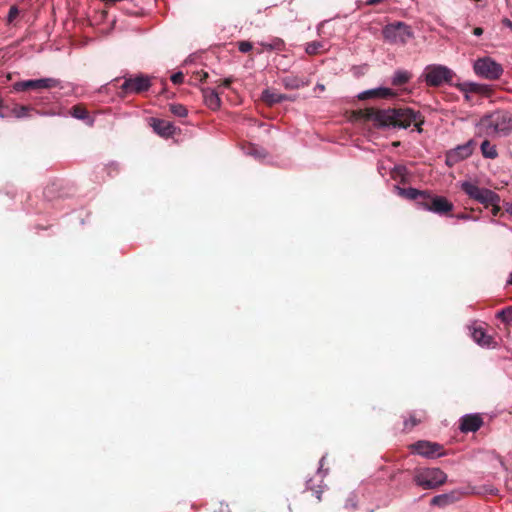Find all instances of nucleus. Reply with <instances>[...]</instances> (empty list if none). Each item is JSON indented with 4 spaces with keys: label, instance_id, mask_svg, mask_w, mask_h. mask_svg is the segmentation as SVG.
Masks as SVG:
<instances>
[{
    "label": "nucleus",
    "instance_id": "6e6552de",
    "mask_svg": "<svg viewBox=\"0 0 512 512\" xmlns=\"http://www.w3.org/2000/svg\"><path fill=\"white\" fill-rule=\"evenodd\" d=\"M150 87V78L146 75L140 74L136 76L124 77V82L120 86V90L121 94L125 96L132 93H143L147 91Z\"/></svg>",
    "mask_w": 512,
    "mask_h": 512
},
{
    "label": "nucleus",
    "instance_id": "2f4dec72",
    "mask_svg": "<svg viewBox=\"0 0 512 512\" xmlns=\"http://www.w3.org/2000/svg\"><path fill=\"white\" fill-rule=\"evenodd\" d=\"M192 78L199 82H204L209 78V74H208V72L203 71V70L196 71L193 73Z\"/></svg>",
    "mask_w": 512,
    "mask_h": 512
},
{
    "label": "nucleus",
    "instance_id": "20e7f679",
    "mask_svg": "<svg viewBox=\"0 0 512 512\" xmlns=\"http://www.w3.org/2000/svg\"><path fill=\"white\" fill-rule=\"evenodd\" d=\"M447 480V474L440 468L416 469L413 482L425 490H433L443 485Z\"/></svg>",
    "mask_w": 512,
    "mask_h": 512
},
{
    "label": "nucleus",
    "instance_id": "e433bc0d",
    "mask_svg": "<svg viewBox=\"0 0 512 512\" xmlns=\"http://www.w3.org/2000/svg\"><path fill=\"white\" fill-rule=\"evenodd\" d=\"M232 82H233L232 78H226L220 84L226 88H229Z\"/></svg>",
    "mask_w": 512,
    "mask_h": 512
},
{
    "label": "nucleus",
    "instance_id": "bb28decb",
    "mask_svg": "<svg viewBox=\"0 0 512 512\" xmlns=\"http://www.w3.org/2000/svg\"><path fill=\"white\" fill-rule=\"evenodd\" d=\"M70 113L74 118H77L80 120H85V119L89 118V113H88L86 107L82 104L74 105L71 108Z\"/></svg>",
    "mask_w": 512,
    "mask_h": 512
},
{
    "label": "nucleus",
    "instance_id": "9b49d317",
    "mask_svg": "<svg viewBox=\"0 0 512 512\" xmlns=\"http://www.w3.org/2000/svg\"><path fill=\"white\" fill-rule=\"evenodd\" d=\"M410 449L425 457H435L441 456L443 453L441 452L442 446L438 443L420 440L410 445Z\"/></svg>",
    "mask_w": 512,
    "mask_h": 512
},
{
    "label": "nucleus",
    "instance_id": "c756f323",
    "mask_svg": "<svg viewBox=\"0 0 512 512\" xmlns=\"http://www.w3.org/2000/svg\"><path fill=\"white\" fill-rule=\"evenodd\" d=\"M496 317L500 319L502 322L507 324L512 323V306L504 308L497 312Z\"/></svg>",
    "mask_w": 512,
    "mask_h": 512
},
{
    "label": "nucleus",
    "instance_id": "49530a36",
    "mask_svg": "<svg viewBox=\"0 0 512 512\" xmlns=\"http://www.w3.org/2000/svg\"><path fill=\"white\" fill-rule=\"evenodd\" d=\"M459 218H461V219H468V215L462 214V215L459 216Z\"/></svg>",
    "mask_w": 512,
    "mask_h": 512
},
{
    "label": "nucleus",
    "instance_id": "8fccbe9b",
    "mask_svg": "<svg viewBox=\"0 0 512 512\" xmlns=\"http://www.w3.org/2000/svg\"><path fill=\"white\" fill-rule=\"evenodd\" d=\"M464 95H465V99H466L467 101H470V96H469V94H464Z\"/></svg>",
    "mask_w": 512,
    "mask_h": 512
},
{
    "label": "nucleus",
    "instance_id": "4468645a",
    "mask_svg": "<svg viewBox=\"0 0 512 512\" xmlns=\"http://www.w3.org/2000/svg\"><path fill=\"white\" fill-rule=\"evenodd\" d=\"M457 88L464 94H480L489 97L492 94V88L486 84H478L473 82H466L457 85Z\"/></svg>",
    "mask_w": 512,
    "mask_h": 512
},
{
    "label": "nucleus",
    "instance_id": "c9c22d12",
    "mask_svg": "<svg viewBox=\"0 0 512 512\" xmlns=\"http://www.w3.org/2000/svg\"><path fill=\"white\" fill-rule=\"evenodd\" d=\"M248 154L256 155V156H263L264 154L258 153L257 149L254 146H250L247 151Z\"/></svg>",
    "mask_w": 512,
    "mask_h": 512
},
{
    "label": "nucleus",
    "instance_id": "f704fd0d",
    "mask_svg": "<svg viewBox=\"0 0 512 512\" xmlns=\"http://www.w3.org/2000/svg\"><path fill=\"white\" fill-rule=\"evenodd\" d=\"M171 81L177 85L182 84L184 81V74L182 72H177V73L173 74L171 76Z\"/></svg>",
    "mask_w": 512,
    "mask_h": 512
},
{
    "label": "nucleus",
    "instance_id": "72a5a7b5",
    "mask_svg": "<svg viewBox=\"0 0 512 512\" xmlns=\"http://www.w3.org/2000/svg\"><path fill=\"white\" fill-rule=\"evenodd\" d=\"M19 15V10L16 6H11L8 12V22L12 23L14 19Z\"/></svg>",
    "mask_w": 512,
    "mask_h": 512
},
{
    "label": "nucleus",
    "instance_id": "4c0bfd02",
    "mask_svg": "<svg viewBox=\"0 0 512 512\" xmlns=\"http://www.w3.org/2000/svg\"><path fill=\"white\" fill-rule=\"evenodd\" d=\"M502 24H503L505 27H507V28H509L510 30H512V22H511L508 18H504V19L502 20Z\"/></svg>",
    "mask_w": 512,
    "mask_h": 512
},
{
    "label": "nucleus",
    "instance_id": "393cba45",
    "mask_svg": "<svg viewBox=\"0 0 512 512\" xmlns=\"http://www.w3.org/2000/svg\"><path fill=\"white\" fill-rule=\"evenodd\" d=\"M481 152L485 158L495 159L498 157L496 146L493 145L489 140H484L481 144Z\"/></svg>",
    "mask_w": 512,
    "mask_h": 512
},
{
    "label": "nucleus",
    "instance_id": "f257e3e1",
    "mask_svg": "<svg viewBox=\"0 0 512 512\" xmlns=\"http://www.w3.org/2000/svg\"><path fill=\"white\" fill-rule=\"evenodd\" d=\"M365 120L372 121L379 127L407 128L414 123L418 132H422L421 125L424 117L418 111L408 107L375 109L366 108L360 111Z\"/></svg>",
    "mask_w": 512,
    "mask_h": 512
},
{
    "label": "nucleus",
    "instance_id": "5701e85b",
    "mask_svg": "<svg viewBox=\"0 0 512 512\" xmlns=\"http://www.w3.org/2000/svg\"><path fill=\"white\" fill-rule=\"evenodd\" d=\"M472 337L476 343L482 346H489L492 341V338L482 328H475L472 332Z\"/></svg>",
    "mask_w": 512,
    "mask_h": 512
},
{
    "label": "nucleus",
    "instance_id": "b1692460",
    "mask_svg": "<svg viewBox=\"0 0 512 512\" xmlns=\"http://www.w3.org/2000/svg\"><path fill=\"white\" fill-rule=\"evenodd\" d=\"M412 75L408 71L404 70H397L391 80V84L393 86H401L406 84L410 79Z\"/></svg>",
    "mask_w": 512,
    "mask_h": 512
},
{
    "label": "nucleus",
    "instance_id": "c85d7f7f",
    "mask_svg": "<svg viewBox=\"0 0 512 512\" xmlns=\"http://www.w3.org/2000/svg\"><path fill=\"white\" fill-rule=\"evenodd\" d=\"M324 49V44L320 41H312L307 43L305 51L309 55H316Z\"/></svg>",
    "mask_w": 512,
    "mask_h": 512
},
{
    "label": "nucleus",
    "instance_id": "39448f33",
    "mask_svg": "<svg viewBox=\"0 0 512 512\" xmlns=\"http://www.w3.org/2000/svg\"><path fill=\"white\" fill-rule=\"evenodd\" d=\"M383 38L390 44L405 45L414 37L411 27L403 22L386 25L382 31Z\"/></svg>",
    "mask_w": 512,
    "mask_h": 512
},
{
    "label": "nucleus",
    "instance_id": "f8f14e48",
    "mask_svg": "<svg viewBox=\"0 0 512 512\" xmlns=\"http://www.w3.org/2000/svg\"><path fill=\"white\" fill-rule=\"evenodd\" d=\"M149 125L153 128V131L163 138H170L175 133L177 128L169 121L159 118H150Z\"/></svg>",
    "mask_w": 512,
    "mask_h": 512
},
{
    "label": "nucleus",
    "instance_id": "dca6fc26",
    "mask_svg": "<svg viewBox=\"0 0 512 512\" xmlns=\"http://www.w3.org/2000/svg\"><path fill=\"white\" fill-rule=\"evenodd\" d=\"M396 96V93L390 88L379 87L363 91L358 95L360 100H367L371 98H391Z\"/></svg>",
    "mask_w": 512,
    "mask_h": 512
},
{
    "label": "nucleus",
    "instance_id": "0eeeda50",
    "mask_svg": "<svg viewBox=\"0 0 512 512\" xmlns=\"http://www.w3.org/2000/svg\"><path fill=\"white\" fill-rule=\"evenodd\" d=\"M473 69L478 76L488 80H497L503 74L501 64L490 57L477 59L473 65Z\"/></svg>",
    "mask_w": 512,
    "mask_h": 512
},
{
    "label": "nucleus",
    "instance_id": "412c9836",
    "mask_svg": "<svg viewBox=\"0 0 512 512\" xmlns=\"http://www.w3.org/2000/svg\"><path fill=\"white\" fill-rule=\"evenodd\" d=\"M282 83L286 89H298L308 85V82L304 81L298 76H287L282 79Z\"/></svg>",
    "mask_w": 512,
    "mask_h": 512
},
{
    "label": "nucleus",
    "instance_id": "a18cd8bd",
    "mask_svg": "<svg viewBox=\"0 0 512 512\" xmlns=\"http://www.w3.org/2000/svg\"><path fill=\"white\" fill-rule=\"evenodd\" d=\"M2 106H3V100H2V98L0 97V108H1ZM0 116H1L2 118L4 117V115H3V114H0Z\"/></svg>",
    "mask_w": 512,
    "mask_h": 512
},
{
    "label": "nucleus",
    "instance_id": "a878e982",
    "mask_svg": "<svg viewBox=\"0 0 512 512\" xmlns=\"http://www.w3.org/2000/svg\"><path fill=\"white\" fill-rule=\"evenodd\" d=\"M454 501L452 494H441L434 496L431 500V504L435 506H446Z\"/></svg>",
    "mask_w": 512,
    "mask_h": 512
},
{
    "label": "nucleus",
    "instance_id": "f03ea898",
    "mask_svg": "<svg viewBox=\"0 0 512 512\" xmlns=\"http://www.w3.org/2000/svg\"><path fill=\"white\" fill-rule=\"evenodd\" d=\"M460 188L469 199L484 205L485 208L491 206L493 216H497L500 213V196L490 189L480 187L478 180L469 179L463 181L460 183Z\"/></svg>",
    "mask_w": 512,
    "mask_h": 512
},
{
    "label": "nucleus",
    "instance_id": "aec40b11",
    "mask_svg": "<svg viewBox=\"0 0 512 512\" xmlns=\"http://www.w3.org/2000/svg\"><path fill=\"white\" fill-rule=\"evenodd\" d=\"M426 419V413L421 412H414L410 414L409 418L404 421V429L405 430H411L413 427L417 426L418 424L422 423Z\"/></svg>",
    "mask_w": 512,
    "mask_h": 512
},
{
    "label": "nucleus",
    "instance_id": "7ed1b4c3",
    "mask_svg": "<svg viewBox=\"0 0 512 512\" xmlns=\"http://www.w3.org/2000/svg\"><path fill=\"white\" fill-rule=\"evenodd\" d=\"M479 130L486 135H506L512 130V112L498 109L485 114L478 123Z\"/></svg>",
    "mask_w": 512,
    "mask_h": 512
},
{
    "label": "nucleus",
    "instance_id": "4be33fe9",
    "mask_svg": "<svg viewBox=\"0 0 512 512\" xmlns=\"http://www.w3.org/2000/svg\"><path fill=\"white\" fill-rule=\"evenodd\" d=\"M259 44L267 51H283L285 49V42L278 37L272 38L268 42L262 41Z\"/></svg>",
    "mask_w": 512,
    "mask_h": 512
},
{
    "label": "nucleus",
    "instance_id": "6ab92c4d",
    "mask_svg": "<svg viewBox=\"0 0 512 512\" xmlns=\"http://www.w3.org/2000/svg\"><path fill=\"white\" fill-rule=\"evenodd\" d=\"M202 93H203L204 103L208 108H210L211 110H214V111L220 108L221 99L217 92H215L213 89L206 88V89H202Z\"/></svg>",
    "mask_w": 512,
    "mask_h": 512
},
{
    "label": "nucleus",
    "instance_id": "a211bd4d",
    "mask_svg": "<svg viewBox=\"0 0 512 512\" xmlns=\"http://www.w3.org/2000/svg\"><path fill=\"white\" fill-rule=\"evenodd\" d=\"M397 189L399 190V194L407 199H410V200H415L416 203L419 205V206H423V203H424V200H425V197H426V194L427 192L426 191H420V190H417L415 188H399L397 187Z\"/></svg>",
    "mask_w": 512,
    "mask_h": 512
},
{
    "label": "nucleus",
    "instance_id": "c03bdc74",
    "mask_svg": "<svg viewBox=\"0 0 512 512\" xmlns=\"http://www.w3.org/2000/svg\"><path fill=\"white\" fill-rule=\"evenodd\" d=\"M324 461H325V457H322L321 460H320V468H319V471L322 469V467L324 466Z\"/></svg>",
    "mask_w": 512,
    "mask_h": 512
},
{
    "label": "nucleus",
    "instance_id": "9d476101",
    "mask_svg": "<svg viewBox=\"0 0 512 512\" xmlns=\"http://www.w3.org/2000/svg\"><path fill=\"white\" fill-rule=\"evenodd\" d=\"M59 80L55 78H42L19 81L14 84L16 91H27V90H40V89H51L59 86Z\"/></svg>",
    "mask_w": 512,
    "mask_h": 512
},
{
    "label": "nucleus",
    "instance_id": "37998d69",
    "mask_svg": "<svg viewBox=\"0 0 512 512\" xmlns=\"http://www.w3.org/2000/svg\"><path fill=\"white\" fill-rule=\"evenodd\" d=\"M506 211H507V213H509L512 216V203L508 206Z\"/></svg>",
    "mask_w": 512,
    "mask_h": 512
},
{
    "label": "nucleus",
    "instance_id": "1a4fd4ad",
    "mask_svg": "<svg viewBox=\"0 0 512 512\" xmlns=\"http://www.w3.org/2000/svg\"><path fill=\"white\" fill-rule=\"evenodd\" d=\"M422 208L437 214H447L453 209V204L443 196H435L427 192Z\"/></svg>",
    "mask_w": 512,
    "mask_h": 512
},
{
    "label": "nucleus",
    "instance_id": "423d86ee",
    "mask_svg": "<svg viewBox=\"0 0 512 512\" xmlns=\"http://www.w3.org/2000/svg\"><path fill=\"white\" fill-rule=\"evenodd\" d=\"M423 75L428 86L438 87L444 83H451L454 72L446 66L433 64L425 68Z\"/></svg>",
    "mask_w": 512,
    "mask_h": 512
},
{
    "label": "nucleus",
    "instance_id": "ddd939ff",
    "mask_svg": "<svg viewBox=\"0 0 512 512\" xmlns=\"http://www.w3.org/2000/svg\"><path fill=\"white\" fill-rule=\"evenodd\" d=\"M473 152L472 141H469L463 145L457 146L455 149L450 150L447 153V163L452 165L461 160L468 158Z\"/></svg>",
    "mask_w": 512,
    "mask_h": 512
},
{
    "label": "nucleus",
    "instance_id": "473e14b6",
    "mask_svg": "<svg viewBox=\"0 0 512 512\" xmlns=\"http://www.w3.org/2000/svg\"><path fill=\"white\" fill-rule=\"evenodd\" d=\"M237 45H238L239 51L242 53H247L253 48L252 43L249 41H240V42H238Z\"/></svg>",
    "mask_w": 512,
    "mask_h": 512
},
{
    "label": "nucleus",
    "instance_id": "7c9ffc66",
    "mask_svg": "<svg viewBox=\"0 0 512 512\" xmlns=\"http://www.w3.org/2000/svg\"><path fill=\"white\" fill-rule=\"evenodd\" d=\"M170 112L177 117H186L188 114L187 108L182 104H170Z\"/></svg>",
    "mask_w": 512,
    "mask_h": 512
},
{
    "label": "nucleus",
    "instance_id": "f3484780",
    "mask_svg": "<svg viewBox=\"0 0 512 512\" xmlns=\"http://www.w3.org/2000/svg\"><path fill=\"white\" fill-rule=\"evenodd\" d=\"M261 99L268 106H273L275 104L291 101L292 98L286 94L278 93L271 89H265L261 94Z\"/></svg>",
    "mask_w": 512,
    "mask_h": 512
},
{
    "label": "nucleus",
    "instance_id": "79ce46f5",
    "mask_svg": "<svg viewBox=\"0 0 512 512\" xmlns=\"http://www.w3.org/2000/svg\"><path fill=\"white\" fill-rule=\"evenodd\" d=\"M383 1H384V0H368V1H367V4H368V5H376V4L381 3V2H383Z\"/></svg>",
    "mask_w": 512,
    "mask_h": 512
},
{
    "label": "nucleus",
    "instance_id": "cd10ccee",
    "mask_svg": "<svg viewBox=\"0 0 512 512\" xmlns=\"http://www.w3.org/2000/svg\"><path fill=\"white\" fill-rule=\"evenodd\" d=\"M32 110L31 107L29 106H18L16 105L15 107L12 108L11 110V114L13 116H15L16 118H26V117H30V111Z\"/></svg>",
    "mask_w": 512,
    "mask_h": 512
},
{
    "label": "nucleus",
    "instance_id": "ea45409f",
    "mask_svg": "<svg viewBox=\"0 0 512 512\" xmlns=\"http://www.w3.org/2000/svg\"><path fill=\"white\" fill-rule=\"evenodd\" d=\"M473 34L475 36H481L483 34V29L481 27H475L473 29Z\"/></svg>",
    "mask_w": 512,
    "mask_h": 512
},
{
    "label": "nucleus",
    "instance_id": "09e8293b",
    "mask_svg": "<svg viewBox=\"0 0 512 512\" xmlns=\"http://www.w3.org/2000/svg\"><path fill=\"white\" fill-rule=\"evenodd\" d=\"M508 284L512 285V273L509 276Z\"/></svg>",
    "mask_w": 512,
    "mask_h": 512
},
{
    "label": "nucleus",
    "instance_id": "a19ab883",
    "mask_svg": "<svg viewBox=\"0 0 512 512\" xmlns=\"http://www.w3.org/2000/svg\"><path fill=\"white\" fill-rule=\"evenodd\" d=\"M313 493L316 496L317 500L321 501L322 490L321 489H316V490H313Z\"/></svg>",
    "mask_w": 512,
    "mask_h": 512
},
{
    "label": "nucleus",
    "instance_id": "de8ad7c7",
    "mask_svg": "<svg viewBox=\"0 0 512 512\" xmlns=\"http://www.w3.org/2000/svg\"><path fill=\"white\" fill-rule=\"evenodd\" d=\"M317 88H319V89H321V90H324V89H325L324 85H322V84H317Z\"/></svg>",
    "mask_w": 512,
    "mask_h": 512
},
{
    "label": "nucleus",
    "instance_id": "2eb2a0df",
    "mask_svg": "<svg viewBox=\"0 0 512 512\" xmlns=\"http://www.w3.org/2000/svg\"><path fill=\"white\" fill-rule=\"evenodd\" d=\"M483 425V419L478 414L465 415L461 418L460 430L464 433L476 432Z\"/></svg>",
    "mask_w": 512,
    "mask_h": 512
},
{
    "label": "nucleus",
    "instance_id": "58836bf2",
    "mask_svg": "<svg viewBox=\"0 0 512 512\" xmlns=\"http://www.w3.org/2000/svg\"><path fill=\"white\" fill-rule=\"evenodd\" d=\"M405 171V168L403 166L395 167L393 170V173H397L398 175H403V172Z\"/></svg>",
    "mask_w": 512,
    "mask_h": 512
}]
</instances>
